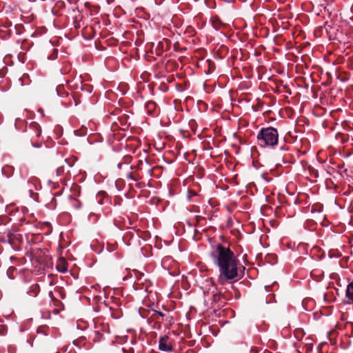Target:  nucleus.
<instances>
[{"label": "nucleus", "mask_w": 353, "mask_h": 353, "mask_svg": "<svg viewBox=\"0 0 353 353\" xmlns=\"http://www.w3.org/2000/svg\"><path fill=\"white\" fill-rule=\"evenodd\" d=\"M210 256L219 268L218 281L221 284L238 281L243 277L245 268L229 247L219 243Z\"/></svg>", "instance_id": "obj_1"}, {"label": "nucleus", "mask_w": 353, "mask_h": 353, "mask_svg": "<svg viewBox=\"0 0 353 353\" xmlns=\"http://www.w3.org/2000/svg\"><path fill=\"white\" fill-rule=\"evenodd\" d=\"M257 143L261 147L274 148L279 143V132L273 127L262 128L256 136Z\"/></svg>", "instance_id": "obj_2"}, {"label": "nucleus", "mask_w": 353, "mask_h": 353, "mask_svg": "<svg viewBox=\"0 0 353 353\" xmlns=\"http://www.w3.org/2000/svg\"><path fill=\"white\" fill-rule=\"evenodd\" d=\"M41 134V128L39 124L35 121L31 122L26 128L23 137L24 145L26 146L31 145L34 148H40L42 144V141L40 140Z\"/></svg>", "instance_id": "obj_3"}, {"label": "nucleus", "mask_w": 353, "mask_h": 353, "mask_svg": "<svg viewBox=\"0 0 353 353\" xmlns=\"http://www.w3.org/2000/svg\"><path fill=\"white\" fill-rule=\"evenodd\" d=\"M76 161V159L74 158H68L65 159L63 161V163L58 167L56 171V174L57 176L61 177V181L63 179H66L68 177H70V168H72Z\"/></svg>", "instance_id": "obj_4"}, {"label": "nucleus", "mask_w": 353, "mask_h": 353, "mask_svg": "<svg viewBox=\"0 0 353 353\" xmlns=\"http://www.w3.org/2000/svg\"><path fill=\"white\" fill-rule=\"evenodd\" d=\"M169 337L166 335L161 336L159 341V349L161 351L170 352L172 350L170 343H168Z\"/></svg>", "instance_id": "obj_5"}, {"label": "nucleus", "mask_w": 353, "mask_h": 353, "mask_svg": "<svg viewBox=\"0 0 353 353\" xmlns=\"http://www.w3.org/2000/svg\"><path fill=\"white\" fill-rule=\"evenodd\" d=\"M160 317L162 318V321H168L169 323H170L172 319V316H168V315L163 314V312H158V311H154L152 314L150 316V318L152 319L157 321L158 323H160V321H159Z\"/></svg>", "instance_id": "obj_6"}, {"label": "nucleus", "mask_w": 353, "mask_h": 353, "mask_svg": "<svg viewBox=\"0 0 353 353\" xmlns=\"http://www.w3.org/2000/svg\"><path fill=\"white\" fill-rule=\"evenodd\" d=\"M127 177L134 181H138L143 177V174L141 171L135 170L134 171H132L128 174Z\"/></svg>", "instance_id": "obj_7"}, {"label": "nucleus", "mask_w": 353, "mask_h": 353, "mask_svg": "<svg viewBox=\"0 0 353 353\" xmlns=\"http://www.w3.org/2000/svg\"><path fill=\"white\" fill-rule=\"evenodd\" d=\"M32 254H33V257L35 258V259L37 262H39L40 263L46 262V258L47 256H46L45 258H43V259L41 256V254H45V252H43L42 250L38 249L35 252H34V253Z\"/></svg>", "instance_id": "obj_8"}, {"label": "nucleus", "mask_w": 353, "mask_h": 353, "mask_svg": "<svg viewBox=\"0 0 353 353\" xmlns=\"http://www.w3.org/2000/svg\"><path fill=\"white\" fill-rule=\"evenodd\" d=\"M145 108L147 110L148 113L149 114H152L153 112H154L157 108V104L154 101H149L145 103Z\"/></svg>", "instance_id": "obj_9"}, {"label": "nucleus", "mask_w": 353, "mask_h": 353, "mask_svg": "<svg viewBox=\"0 0 353 353\" xmlns=\"http://www.w3.org/2000/svg\"><path fill=\"white\" fill-rule=\"evenodd\" d=\"M14 168L12 165H5L3 167L1 172L3 175H5L6 177L11 176L14 173Z\"/></svg>", "instance_id": "obj_10"}, {"label": "nucleus", "mask_w": 353, "mask_h": 353, "mask_svg": "<svg viewBox=\"0 0 353 353\" xmlns=\"http://www.w3.org/2000/svg\"><path fill=\"white\" fill-rule=\"evenodd\" d=\"M57 270L60 272H65L68 270L67 263L63 259H60L57 265Z\"/></svg>", "instance_id": "obj_11"}, {"label": "nucleus", "mask_w": 353, "mask_h": 353, "mask_svg": "<svg viewBox=\"0 0 353 353\" xmlns=\"http://www.w3.org/2000/svg\"><path fill=\"white\" fill-rule=\"evenodd\" d=\"M345 296L353 302V281L347 285L345 291Z\"/></svg>", "instance_id": "obj_12"}, {"label": "nucleus", "mask_w": 353, "mask_h": 353, "mask_svg": "<svg viewBox=\"0 0 353 353\" xmlns=\"http://www.w3.org/2000/svg\"><path fill=\"white\" fill-rule=\"evenodd\" d=\"M8 242L12 246V248L14 249L18 250V248L19 247V243H20L18 238L9 236Z\"/></svg>", "instance_id": "obj_13"}, {"label": "nucleus", "mask_w": 353, "mask_h": 353, "mask_svg": "<svg viewBox=\"0 0 353 353\" xmlns=\"http://www.w3.org/2000/svg\"><path fill=\"white\" fill-rule=\"evenodd\" d=\"M223 26V23L221 21V20L219 18L216 17L213 19L212 26L215 30H219Z\"/></svg>", "instance_id": "obj_14"}, {"label": "nucleus", "mask_w": 353, "mask_h": 353, "mask_svg": "<svg viewBox=\"0 0 353 353\" xmlns=\"http://www.w3.org/2000/svg\"><path fill=\"white\" fill-rule=\"evenodd\" d=\"M151 165L147 159H145V164L143 165V171H145L150 176L152 174V169L150 168Z\"/></svg>", "instance_id": "obj_15"}, {"label": "nucleus", "mask_w": 353, "mask_h": 353, "mask_svg": "<svg viewBox=\"0 0 353 353\" xmlns=\"http://www.w3.org/2000/svg\"><path fill=\"white\" fill-rule=\"evenodd\" d=\"M24 27L22 24H17L14 27V33L16 34H20L23 32Z\"/></svg>", "instance_id": "obj_16"}, {"label": "nucleus", "mask_w": 353, "mask_h": 353, "mask_svg": "<svg viewBox=\"0 0 353 353\" xmlns=\"http://www.w3.org/2000/svg\"><path fill=\"white\" fill-rule=\"evenodd\" d=\"M144 164H145V161H143L142 160H139L138 161L137 164L134 167L131 166V169H135L137 170H139V171L142 172Z\"/></svg>", "instance_id": "obj_17"}, {"label": "nucleus", "mask_w": 353, "mask_h": 353, "mask_svg": "<svg viewBox=\"0 0 353 353\" xmlns=\"http://www.w3.org/2000/svg\"><path fill=\"white\" fill-rule=\"evenodd\" d=\"M57 94L60 97H63L65 94L66 96H68V93L66 92L65 90H64V88L62 86H58L57 88Z\"/></svg>", "instance_id": "obj_18"}, {"label": "nucleus", "mask_w": 353, "mask_h": 353, "mask_svg": "<svg viewBox=\"0 0 353 353\" xmlns=\"http://www.w3.org/2000/svg\"><path fill=\"white\" fill-rule=\"evenodd\" d=\"M135 234L137 236H140V235L139 234V233L137 232H128L125 233L124 238L131 239L134 238Z\"/></svg>", "instance_id": "obj_19"}, {"label": "nucleus", "mask_w": 353, "mask_h": 353, "mask_svg": "<svg viewBox=\"0 0 353 353\" xmlns=\"http://www.w3.org/2000/svg\"><path fill=\"white\" fill-rule=\"evenodd\" d=\"M321 28H322V29H324V30H325V31L326 32V33H327V34H330V33H331V29H332V26H331L330 25H329V24L327 23V22H326V23H325V26H324V27H322Z\"/></svg>", "instance_id": "obj_20"}, {"label": "nucleus", "mask_w": 353, "mask_h": 353, "mask_svg": "<svg viewBox=\"0 0 353 353\" xmlns=\"http://www.w3.org/2000/svg\"><path fill=\"white\" fill-rule=\"evenodd\" d=\"M8 328L4 325H0V335L4 336L7 333Z\"/></svg>", "instance_id": "obj_21"}, {"label": "nucleus", "mask_w": 353, "mask_h": 353, "mask_svg": "<svg viewBox=\"0 0 353 353\" xmlns=\"http://www.w3.org/2000/svg\"><path fill=\"white\" fill-rule=\"evenodd\" d=\"M12 26V22L10 21L6 20L5 22L3 23L1 25V27L4 29L10 28Z\"/></svg>", "instance_id": "obj_22"}, {"label": "nucleus", "mask_w": 353, "mask_h": 353, "mask_svg": "<svg viewBox=\"0 0 353 353\" xmlns=\"http://www.w3.org/2000/svg\"><path fill=\"white\" fill-rule=\"evenodd\" d=\"M105 196V192H101L99 193L97 198L99 199V201H97L99 204H102L103 203V199H104Z\"/></svg>", "instance_id": "obj_23"}, {"label": "nucleus", "mask_w": 353, "mask_h": 353, "mask_svg": "<svg viewBox=\"0 0 353 353\" xmlns=\"http://www.w3.org/2000/svg\"><path fill=\"white\" fill-rule=\"evenodd\" d=\"M132 157L130 156V155H125L123 157V163H125V164H129L131 161H132Z\"/></svg>", "instance_id": "obj_24"}, {"label": "nucleus", "mask_w": 353, "mask_h": 353, "mask_svg": "<svg viewBox=\"0 0 353 353\" xmlns=\"http://www.w3.org/2000/svg\"><path fill=\"white\" fill-rule=\"evenodd\" d=\"M87 133V128H83L81 130V132H78V131H75V134L78 136H83V135H85Z\"/></svg>", "instance_id": "obj_25"}, {"label": "nucleus", "mask_w": 353, "mask_h": 353, "mask_svg": "<svg viewBox=\"0 0 353 353\" xmlns=\"http://www.w3.org/2000/svg\"><path fill=\"white\" fill-rule=\"evenodd\" d=\"M145 186V184L144 182H138L136 183V187L141 189Z\"/></svg>", "instance_id": "obj_26"}, {"label": "nucleus", "mask_w": 353, "mask_h": 353, "mask_svg": "<svg viewBox=\"0 0 353 353\" xmlns=\"http://www.w3.org/2000/svg\"><path fill=\"white\" fill-rule=\"evenodd\" d=\"M1 31H3V30H1ZM4 32H7V34L9 36H11L14 33L13 30L10 29V28H7V30H5Z\"/></svg>", "instance_id": "obj_27"}, {"label": "nucleus", "mask_w": 353, "mask_h": 353, "mask_svg": "<svg viewBox=\"0 0 353 353\" xmlns=\"http://www.w3.org/2000/svg\"><path fill=\"white\" fill-rule=\"evenodd\" d=\"M31 288L32 289V291L34 292L35 295H37V291H38V288H39L37 285H32Z\"/></svg>", "instance_id": "obj_28"}, {"label": "nucleus", "mask_w": 353, "mask_h": 353, "mask_svg": "<svg viewBox=\"0 0 353 353\" xmlns=\"http://www.w3.org/2000/svg\"><path fill=\"white\" fill-rule=\"evenodd\" d=\"M220 299V295L219 294H214L213 296V300L214 301H218Z\"/></svg>", "instance_id": "obj_29"}, {"label": "nucleus", "mask_w": 353, "mask_h": 353, "mask_svg": "<svg viewBox=\"0 0 353 353\" xmlns=\"http://www.w3.org/2000/svg\"><path fill=\"white\" fill-rule=\"evenodd\" d=\"M149 233L148 232H143V236H141L144 239H146V238L148 236Z\"/></svg>", "instance_id": "obj_30"}, {"label": "nucleus", "mask_w": 353, "mask_h": 353, "mask_svg": "<svg viewBox=\"0 0 353 353\" xmlns=\"http://www.w3.org/2000/svg\"><path fill=\"white\" fill-rule=\"evenodd\" d=\"M123 162H119L118 164H117V167L119 169H121V166L123 165Z\"/></svg>", "instance_id": "obj_31"}, {"label": "nucleus", "mask_w": 353, "mask_h": 353, "mask_svg": "<svg viewBox=\"0 0 353 353\" xmlns=\"http://www.w3.org/2000/svg\"><path fill=\"white\" fill-rule=\"evenodd\" d=\"M350 326L351 327V333L353 335V323H350Z\"/></svg>", "instance_id": "obj_32"}, {"label": "nucleus", "mask_w": 353, "mask_h": 353, "mask_svg": "<svg viewBox=\"0 0 353 353\" xmlns=\"http://www.w3.org/2000/svg\"><path fill=\"white\" fill-rule=\"evenodd\" d=\"M224 1L228 3H232V2H234L235 0H224Z\"/></svg>", "instance_id": "obj_33"}, {"label": "nucleus", "mask_w": 353, "mask_h": 353, "mask_svg": "<svg viewBox=\"0 0 353 353\" xmlns=\"http://www.w3.org/2000/svg\"><path fill=\"white\" fill-rule=\"evenodd\" d=\"M174 50L178 49V47H176V46H174Z\"/></svg>", "instance_id": "obj_34"}, {"label": "nucleus", "mask_w": 353, "mask_h": 353, "mask_svg": "<svg viewBox=\"0 0 353 353\" xmlns=\"http://www.w3.org/2000/svg\"><path fill=\"white\" fill-rule=\"evenodd\" d=\"M174 50L178 49V47H176V46H174Z\"/></svg>", "instance_id": "obj_35"}, {"label": "nucleus", "mask_w": 353, "mask_h": 353, "mask_svg": "<svg viewBox=\"0 0 353 353\" xmlns=\"http://www.w3.org/2000/svg\"><path fill=\"white\" fill-rule=\"evenodd\" d=\"M49 294H50V296H52V292H50Z\"/></svg>", "instance_id": "obj_36"}]
</instances>
